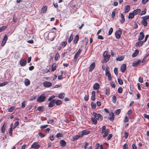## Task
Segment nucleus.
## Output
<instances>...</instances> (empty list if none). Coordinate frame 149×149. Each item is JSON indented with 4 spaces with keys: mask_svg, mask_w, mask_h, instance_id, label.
I'll return each mask as SVG.
<instances>
[{
    "mask_svg": "<svg viewBox=\"0 0 149 149\" xmlns=\"http://www.w3.org/2000/svg\"><path fill=\"white\" fill-rule=\"evenodd\" d=\"M106 76H107L108 78V79L111 81V80L112 78L111 74L109 72H108L107 73L105 74Z\"/></svg>",
    "mask_w": 149,
    "mask_h": 149,
    "instance_id": "obj_34",
    "label": "nucleus"
},
{
    "mask_svg": "<svg viewBox=\"0 0 149 149\" xmlns=\"http://www.w3.org/2000/svg\"><path fill=\"white\" fill-rule=\"evenodd\" d=\"M128 133L127 132H125L124 133V136L125 139H126L127 138L128 136Z\"/></svg>",
    "mask_w": 149,
    "mask_h": 149,
    "instance_id": "obj_55",
    "label": "nucleus"
},
{
    "mask_svg": "<svg viewBox=\"0 0 149 149\" xmlns=\"http://www.w3.org/2000/svg\"><path fill=\"white\" fill-rule=\"evenodd\" d=\"M80 137H81V134H79V135H77L73 136L72 137V140L74 141L78 139Z\"/></svg>",
    "mask_w": 149,
    "mask_h": 149,
    "instance_id": "obj_13",
    "label": "nucleus"
},
{
    "mask_svg": "<svg viewBox=\"0 0 149 149\" xmlns=\"http://www.w3.org/2000/svg\"><path fill=\"white\" fill-rule=\"evenodd\" d=\"M118 69L117 68H115L114 69V72L115 74L116 75H117L118 73Z\"/></svg>",
    "mask_w": 149,
    "mask_h": 149,
    "instance_id": "obj_52",
    "label": "nucleus"
},
{
    "mask_svg": "<svg viewBox=\"0 0 149 149\" xmlns=\"http://www.w3.org/2000/svg\"><path fill=\"white\" fill-rule=\"evenodd\" d=\"M93 115L96 119L98 120L100 118L101 120H102L103 117L101 114L99 113L97 114L95 112H94L93 113Z\"/></svg>",
    "mask_w": 149,
    "mask_h": 149,
    "instance_id": "obj_4",
    "label": "nucleus"
},
{
    "mask_svg": "<svg viewBox=\"0 0 149 149\" xmlns=\"http://www.w3.org/2000/svg\"><path fill=\"white\" fill-rule=\"evenodd\" d=\"M66 144V142L64 140H61L60 141V144L62 147L65 146Z\"/></svg>",
    "mask_w": 149,
    "mask_h": 149,
    "instance_id": "obj_16",
    "label": "nucleus"
},
{
    "mask_svg": "<svg viewBox=\"0 0 149 149\" xmlns=\"http://www.w3.org/2000/svg\"><path fill=\"white\" fill-rule=\"evenodd\" d=\"M113 29L112 28H110L109 29V31L108 33V35H111L113 32Z\"/></svg>",
    "mask_w": 149,
    "mask_h": 149,
    "instance_id": "obj_43",
    "label": "nucleus"
},
{
    "mask_svg": "<svg viewBox=\"0 0 149 149\" xmlns=\"http://www.w3.org/2000/svg\"><path fill=\"white\" fill-rule=\"evenodd\" d=\"M121 19L120 21V22L121 23L123 24L124 22L125 21V19L124 16L122 14H121Z\"/></svg>",
    "mask_w": 149,
    "mask_h": 149,
    "instance_id": "obj_23",
    "label": "nucleus"
},
{
    "mask_svg": "<svg viewBox=\"0 0 149 149\" xmlns=\"http://www.w3.org/2000/svg\"><path fill=\"white\" fill-rule=\"evenodd\" d=\"M8 39V37L7 35H5L4 36L3 40L6 42Z\"/></svg>",
    "mask_w": 149,
    "mask_h": 149,
    "instance_id": "obj_58",
    "label": "nucleus"
},
{
    "mask_svg": "<svg viewBox=\"0 0 149 149\" xmlns=\"http://www.w3.org/2000/svg\"><path fill=\"white\" fill-rule=\"evenodd\" d=\"M60 58V56L58 53V52H57L56 54V55L55 56L54 58V59L56 61L58 60Z\"/></svg>",
    "mask_w": 149,
    "mask_h": 149,
    "instance_id": "obj_42",
    "label": "nucleus"
},
{
    "mask_svg": "<svg viewBox=\"0 0 149 149\" xmlns=\"http://www.w3.org/2000/svg\"><path fill=\"white\" fill-rule=\"evenodd\" d=\"M6 28L7 27L6 26H3L0 28V32H1L2 31L6 29Z\"/></svg>",
    "mask_w": 149,
    "mask_h": 149,
    "instance_id": "obj_47",
    "label": "nucleus"
},
{
    "mask_svg": "<svg viewBox=\"0 0 149 149\" xmlns=\"http://www.w3.org/2000/svg\"><path fill=\"white\" fill-rule=\"evenodd\" d=\"M90 133V131L87 130H84L79 132V134H81V137H83L84 135H86Z\"/></svg>",
    "mask_w": 149,
    "mask_h": 149,
    "instance_id": "obj_5",
    "label": "nucleus"
},
{
    "mask_svg": "<svg viewBox=\"0 0 149 149\" xmlns=\"http://www.w3.org/2000/svg\"><path fill=\"white\" fill-rule=\"evenodd\" d=\"M55 99L52 100L48 104V107H53L55 104Z\"/></svg>",
    "mask_w": 149,
    "mask_h": 149,
    "instance_id": "obj_11",
    "label": "nucleus"
},
{
    "mask_svg": "<svg viewBox=\"0 0 149 149\" xmlns=\"http://www.w3.org/2000/svg\"><path fill=\"white\" fill-rule=\"evenodd\" d=\"M140 36L138 38V40L139 41L143 40L144 37V35L143 32H141L139 33Z\"/></svg>",
    "mask_w": 149,
    "mask_h": 149,
    "instance_id": "obj_14",
    "label": "nucleus"
},
{
    "mask_svg": "<svg viewBox=\"0 0 149 149\" xmlns=\"http://www.w3.org/2000/svg\"><path fill=\"white\" fill-rule=\"evenodd\" d=\"M6 126V123H4L1 129V132L3 133H4L5 131V128Z\"/></svg>",
    "mask_w": 149,
    "mask_h": 149,
    "instance_id": "obj_32",
    "label": "nucleus"
},
{
    "mask_svg": "<svg viewBox=\"0 0 149 149\" xmlns=\"http://www.w3.org/2000/svg\"><path fill=\"white\" fill-rule=\"evenodd\" d=\"M55 96L54 95H53L52 96H51L48 99V100L49 101H51L55 97Z\"/></svg>",
    "mask_w": 149,
    "mask_h": 149,
    "instance_id": "obj_56",
    "label": "nucleus"
},
{
    "mask_svg": "<svg viewBox=\"0 0 149 149\" xmlns=\"http://www.w3.org/2000/svg\"><path fill=\"white\" fill-rule=\"evenodd\" d=\"M145 42L143 41H140L136 43V47H141L142 46Z\"/></svg>",
    "mask_w": 149,
    "mask_h": 149,
    "instance_id": "obj_19",
    "label": "nucleus"
},
{
    "mask_svg": "<svg viewBox=\"0 0 149 149\" xmlns=\"http://www.w3.org/2000/svg\"><path fill=\"white\" fill-rule=\"evenodd\" d=\"M13 128H10L9 129V134L10 136H12V131H13Z\"/></svg>",
    "mask_w": 149,
    "mask_h": 149,
    "instance_id": "obj_48",
    "label": "nucleus"
},
{
    "mask_svg": "<svg viewBox=\"0 0 149 149\" xmlns=\"http://www.w3.org/2000/svg\"><path fill=\"white\" fill-rule=\"evenodd\" d=\"M130 6L129 5H127L125 7V13L128 12L130 10Z\"/></svg>",
    "mask_w": 149,
    "mask_h": 149,
    "instance_id": "obj_25",
    "label": "nucleus"
},
{
    "mask_svg": "<svg viewBox=\"0 0 149 149\" xmlns=\"http://www.w3.org/2000/svg\"><path fill=\"white\" fill-rule=\"evenodd\" d=\"M126 65L125 64L121 65L120 67L121 71L122 72H125L126 69Z\"/></svg>",
    "mask_w": 149,
    "mask_h": 149,
    "instance_id": "obj_9",
    "label": "nucleus"
},
{
    "mask_svg": "<svg viewBox=\"0 0 149 149\" xmlns=\"http://www.w3.org/2000/svg\"><path fill=\"white\" fill-rule=\"evenodd\" d=\"M8 83V81H5L2 83H0V87L4 86L7 85Z\"/></svg>",
    "mask_w": 149,
    "mask_h": 149,
    "instance_id": "obj_44",
    "label": "nucleus"
},
{
    "mask_svg": "<svg viewBox=\"0 0 149 149\" xmlns=\"http://www.w3.org/2000/svg\"><path fill=\"white\" fill-rule=\"evenodd\" d=\"M53 5L55 8H57L58 7V6L57 3H55L54 2H53Z\"/></svg>",
    "mask_w": 149,
    "mask_h": 149,
    "instance_id": "obj_62",
    "label": "nucleus"
},
{
    "mask_svg": "<svg viewBox=\"0 0 149 149\" xmlns=\"http://www.w3.org/2000/svg\"><path fill=\"white\" fill-rule=\"evenodd\" d=\"M40 147V145L36 142L33 143L31 146V148H34L35 149H38Z\"/></svg>",
    "mask_w": 149,
    "mask_h": 149,
    "instance_id": "obj_7",
    "label": "nucleus"
},
{
    "mask_svg": "<svg viewBox=\"0 0 149 149\" xmlns=\"http://www.w3.org/2000/svg\"><path fill=\"white\" fill-rule=\"evenodd\" d=\"M91 120L93 122V124H94L95 125H96L97 124V120L96 119H95V118L92 117L91 118Z\"/></svg>",
    "mask_w": 149,
    "mask_h": 149,
    "instance_id": "obj_35",
    "label": "nucleus"
},
{
    "mask_svg": "<svg viewBox=\"0 0 149 149\" xmlns=\"http://www.w3.org/2000/svg\"><path fill=\"white\" fill-rule=\"evenodd\" d=\"M141 23L144 26H146L148 24L146 20H145L143 19L141 21Z\"/></svg>",
    "mask_w": 149,
    "mask_h": 149,
    "instance_id": "obj_28",
    "label": "nucleus"
},
{
    "mask_svg": "<svg viewBox=\"0 0 149 149\" xmlns=\"http://www.w3.org/2000/svg\"><path fill=\"white\" fill-rule=\"evenodd\" d=\"M73 37H74V35L72 33L71 34L69 38H68V42L69 43H70L71 42V41L73 39Z\"/></svg>",
    "mask_w": 149,
    "mask_h": 149,
    "instance_id": "obj_26",
    "label": "nucleus"
},
{
    "mask_svg": "<svg viewBox=\"0 0 149 149\" xmlns=\"http://www.w3.org/2000/svg\"><path fill=\"white\" fill-rule=\"evenodd\" d=\"M118 81L119 84H120L121 85L123 84V80L120 78H118Z\"/></svg>",
    "mask_w": 149,
    "mask_h": 149,
    "instance_id": "obj_46",
    "label": "nucleus"
},
{
    "mask_svg": "<svg viewBox=\"0 0 149 149\" xmlns=\"http://www.w3.org/2000/svg\"><path fill=\"white\" fill-rule=\"evenodd\" d=\"M49 138L51 140L53 141L54 140V137L53 135H52L49 136Z\"/></svg>",
    "mask_w": 149,
    "mask_h": 149,
    "instance_id": "obj_61",
    "label": "nucleus"
},
{
    "mask_svg": "<svg viewBox=\"0 0 149 149\" xmlns=\"http://www.w3.org/2000/svg\"><path fill=\"white\" fill-rule=\"evenodd\" d=\"M109 115L111 116L109 118V119L111 121L113 120L114 119V116L113 113L112 112H111Z\"/></svg>",
    "mask_w": 149,
    "mask_h": 149,
    "instance_id": "obj_15",
    "label": "nucleus"
},
{
    "mask_svg": "<svg viewBox=\"0 0 149 149\" xmlns=\"http://www.w3.org/2000/svg\"><path fill=\"white\" fill-rule=\"evenodd\" d=\"M15 107L13 106L10 107L8 110V111L10 112H12L15 110Z\"/></svg>",
    "mask_w": 149,
    "mask_h": 149,
    "instance_id": "obj_38",
    "label": "nucleus"
},
{
    "mask_svg": "<svg viewBox=\"0 0 149 149\" xmlns=\"http://www.w3.org/2000/svg\"><path fill=\"white\" fill-rule=\"evenodd\" d=\"M123 149H128V145L127 144H125L123 146Z\"/></svg>",
    "mask_w": 149,
    "mask_h": 149,
    "instance_id": "obj_60",
    "label": "nucleus"
},
{
    "mask_svg": "<svg viewBox=\"0 0 149 149\" xmlns=\"http://www.w3.org/2000/svg\"><path fill=\"white\" fill-rule=\"evenodd\" d=\"M139 53V50H136L135 52L132 54V56L133 57H135Z\"/></svg>",
    "mask_w": 149,
    "mask_h": 149,
    "instance_id": "obj_31",
    "label": "nucleus"
},
{
    "mask_svg": "<svg viewBox=\"0 0 149 149\" xmlns=\"http://www.w3.org/2000/svg\"><path fill=\"white\" fill-rule=\"evenodd\" d=\"M103 56L104 59L103 63H107L109 61L110 57V55L108 54L107 52L105 51L103 53Z\"/></svg>",
    "mask_w": 149,
    "mask_h": 149,
    "instance_id": "obj_1",
    "label": "nucleus"
},
{
    "mask_svg": "<svg viewBox=\"0 0 149 149\" xmlns=\"http://www.w3.org/2000/svg\"><path fill=\"white\" fill-rule=\"evenodd\" d=\"M120 112V109H118L115 111V113L117 115H118Z\"/></svg>",
    "mask_w": 149,
    "mask_h": 149,
    "instance_id": "obj_57",
    "label": "nucleus"
},
{
    "mask_svg": "<svg viewBox=\"0 0 149 149\" xmlns=\"http://www.w3.org/2000/svg\"><path fill=\"white\" fill-rule=\"evenodd\" d=\"M79 40V36L78 35H76L74 37L73 40V43L76 44Z\"/></svg>",
    "mask_w": 149,
    "mask_h": 149,
    "instance_id": "obj_17",
    "label": "nucleus"
},
{
    "mask_svg": "<svg viewBox=\"0 0 149 149\" xmlns=\"http://www.w3.org/2000/svg\"><path fill=\"white\" fill-rule=\"evenodd\" d=\"M115 16V11H112V17L114 18Z\"/></svg>",
    "mask_w": 149,
    "mask_h": 149,
    "instance_id": "obj_63",
    "label": "nucleus"
},
{
    "mask_svg": "<svg viewBox=\"0 0 149 149\" xmlns=\"http://www.w3.org/2000/svg\"><path fill=\"white\" fill-rule=\"evenodd\" d=\"M122 33L121 29H119L116 31L115 33V36L116 38L119 39L121 37V35Z\"/></svg>",
    "mask_w": 149,
    "mask_h": 149,
    "instance_id": "obj_3",
    "label": "nucleus"
},
{
    "mask_svg": "<svg viewBox=\"0 0 149 149\" xmlns=\"http://www.w3.org/2000/svg\"><path fill=\"white\" fill-rule=\"evenodd\" d=\"M100 87V85L97 83L95 84L93 86V88L95 90H98Z\"/></svg>",
    "mask_w": 149,
    "mask_h": 149,
    "instance_id": "obj_20",
    "label": "nucleus"
},
{
    "mask_svg": "<svg viewBox=\"0 0 149 149\" xmlns=\"http://www.w3.org/2000/svg\"><path fill=\"white\" fill-rule=\"evenodd\" d=\"M141 10L140 9H137L134 10L133 11V13L134 14V15H136L138 14L139 13H140Z\"/></svg>",
    "mask_w": 149,
    "mask_h": 149,
    "instance_id": "obj_22",
    "label": "nucleus"
},
{
    "mask_svg": "<svg viewBox=\"0 0 149 149\" xmlns=\"http://www.w3.org/2000/svg\"><path fill=\"white\" fill-rule=\"evenodd\" d=\"M129 121V118L127 116H126L125 117V119L124 120V122L126 123L128 122Z\"/></svg>",
    "mask_w": 149,
    "mask_h": 149,
    "instance_id": "obj_53",
    "label": "nucleus"
},
{
    "mask_svg": "<svg viewBox=\"0 0 149 149\" xmlns=\"http://www.w3.org/2000/svg\"><path fill=\"white\" fill-rule=\"evenodd\" d=\"M55 103L57 105H59L62 104V102L60 100H55Z\"/></svg>",
    "mask_w": 149,
    "mask_h": 149,
    "instance_id": "obj_33",
    "label": "nucleus"
},
{
    "mask_svg": "<svg viewBox=\"0 0 149 149\" xmlns=\"http://www.w3.org/2000/svg\"><path fill=\"white\" fill-rule=\"evenodd\" d=\"M24 83L25 86H28L30 84V81L28 79H26L25 80Z\"/></svg>",
    "mask_w": 149,
    "mask_h": 149,
    "instance_id": "obj_24",
    "label": "nucleus"
},
{
    "mask_svg": "<svg viewBox=\"0 0 149 149\" xmlns=\"http://www.w3.org/2000/svg\"><path fill=\"white\" fill-rule=\"evenodd\" d=\"M46 98V96L45 95L42 94L37 99V101L39 102H44Z\"/></svg>",
    "mask_w": 149,
    "mask_h": 149,
    "instance_id": "obj_2",
    "label": "nucleus"
},
{
    "mask_svg": "<svg viewBox=\"0 0 149 149\" xmlns=\"http://www.w3.org/2000/svg\"><path fill=\"white\" fill-rule=\"evenodd\" d=\"M106 130V127L105 126H103V127L102 128V130L101 131V132L103 134L104 132H105V131Z\"/></svg>",
    "mask_w": 149,
    "mask_h": 149,
    "instance_id": "obj_49",
    "label": "nucleus"
},
{
    "mask_svg": "<svg viewBox=\"0 0 149 149\" xmlns=\"http://www.w3.org/2000/svg\"><path fill=\"white\" fill-rule=\"evenodd\" d=\"M91 107L92 109H95L96 107V104L95 103L92 102L91 103Z\"/></svg>",
    "mask_w": 149,
    "mask_h": 149,
    "instance_id": "obj_41",
    "label": "nucleus"
},
{
    "mask_svg": "<svg viewBox=\"0 0 149 149\" xmlns=\"http://www.w3.org/2000/svg\"><path fill=\"white\" fill-rule=\"evenodd\" d=\"M109 68L108 67H107L105 69V74L107 73L108 72H109Z\"/></svg>",
    "mask_w": 149,
    "mask_h": 149,
    "instance_id": "obj_64",
    "label": "nucleus"
},
{
    "mask_svg": "<svg viewBox=\"0 0 149 149\" xmlns=\"http://www.w3.org/2000/svg\"><path fill=\"white\" fill-rule=\"evenodd\" d=\"M147 10L146 8H144L143 10L141 11V13H140L139 15H145L146 14V12Z\"/></svg>",
    "mask_w": 149,
    "mask_h": 149,
    "instance_id": "obj_39",
    "label": "nucleus"
},
{
    "mask_svg": "<svg viewBox=\"0 0 149 149\" xmlns=\"http://www.w3.org/2000/svg\"><path fill=\"white\" fill-rule=\"evenodd\" d=\"M110 93V89L109 88H107L106 89L105 94L107 95H109Z\"/></svg>",
    "mask_w": 149,
    "mask_h": 149,
    "instance_id": "obj_36",
    "label": "nucleus"
},
{
    "mask_svg": "<svg viewBox=\"0 0 149 149\" xmlns=\"http://www.w3.org/2000/svg\"><path fill=\"white\" fill-rule=\"evenodd\" d=\"M26 64V61L24 59H21L20 61V64L21 66L23 67Z\"/></svg>",
    "mask_w": 149,
    "mask_h": 149,
    "instance_id": "obj_8",
    "label": "nucleus"
},
{
    "mask_svg": "<svg viewBox=\"0 0 149 149\" xmlns=\"http://www.w3.org/2000/svg\"><path fill=\"white\" fill-rule=\"evenodd\" d=\"M81 51V49H78V51L75 54V56H74V58H78L79 57V55L80 54Z\"/></svg>",
    "mask_w": 149,
    "mask_h": 149,
    "instance_id": "obj_18",
    "label": "nucleus"
},
{
    "mask_svg": "<svg viewBox=\"0 0 149 149\" xmlns=\"http://www.w3.org/2000/svg\"><path fill=\"white\" fill-rule=\"evenodd\" d=\"M56 65L55 63H54L52 67V71H54L56 69Z\"/></svg>",
    "mask_w": 149,
    "mask_h": 149,
    "instance_id": "obj_40",
    "label": "nucleus"
},
{
    "mask_svg": "<svg viewBox=\"0 0 149 149\" xmlns=\"http://www.w3.org/2000/svg\"><path fill=\"white\" fill-rule=\"evenodd\" d=\"M47 10V7L46 6H44L42 8V12L44 13H45Z\"/></svg>",
    "mask_w": 149,
    "mask_h": 149,
    "instance_id": "obj_27",
    "label": "nucleus"
},
{
    "mask_svg": "<svg viewBox=\"0 0 149 149\" xmlns=\"http://www.w3.org/2000/svg\"><path fill=\"white\" fill-rule=\"evenodd\" d=\"M42 84L43 86L46 88H49L51 87L52 85L51 82L47 81L43 82Z\"/></svg>",
    "mask_w": 149,
    "mask_h": 149,
    "instance_id": "obj_6",
    "label": "nucleus"
},
{
    "mask_svg": "<svg viewBox=\"0 0 149 149\" xmlns=\"http://www.w3.org/2000/svg\"><path fill=\"white\" fill-rule=\"evenodd\" d=\"M143 19L146 20V19H149V15H147L145 16L142 17Z\"/></svg>",
    "mask_w": 149,
    "mask_h": 149,
    "instance_id": "obj_54",
    "label": "nucleus"
},
{
    "mask_svg": "<svg viewBox=\"0 0 149 149\" xmlns=\"http://www.w3.org/2000/svg\"><path fill=\"white\" fill-rule=\"evenodd\" d=\"M95 66V63H93L90 66L89 70V72L92 71L94 68Z\"/></svg>",
    "mask_w": 149,
    "mask_h": 149,
    "instance_id": "obj_12",
    "label": "nucleus"
},
{
    "mask_svg": "<svg viewBox=\"0 0 149 149\" xmlns=\"http://www.w3.org/2000/svg\"><path fill=\"white\" fill-rule=\"evenodd\" d=\"M141 62V60L140 59L138 60L137 61L134 62L132 64L133 67H136L139 65Z\"/></svg>",
    "mask_w": 149,
    "mask_h": 149,
    "instance_id": "obj_10",
    "label": "nucleus"
},
{
    "mask_svg": "<svg viewBox=\"0 0 149 149\" xmlns=\"http://www.w3.org/2000/svg\"><path fill=\"white\" fill-rule=\"evenodd\" d=\"M143 116L145 118H147L149 120V115H148L146 113H144L143 114Z\"/></svg>",
    "mask_w": 149,
    "mask_h": 149,
    "instance_id": "obj_59",
    "label": "nucleus"
},
{
    "mask_svg": "<svg viewBox=\"0 0 149 149\" xmlns=\"http://www.w3.org/2000/svg\"><path fill=\"white\" fill-rule=\"evenodd\" d=\"M67 44V42L66 41H64L61 42V45L63 46V47H65Z\"/></svg>",
    "mask_w": 149,
    "mask_h": 149,
    "instance_id": "obj_51",
    "label": "nucleus"
},
{
    "mask_svg": "<svg viewBox=\"0 0 149 149\" xmlns=\"http://www.w3.org/2000/svg\"><path fill=\"white\" fill-rule=\"evenodd\" d=\"M134 14L133 13V12L130 13L129 14L128 18L129 19H132L134 17Z\"/></svg>",
    "mask_w": 149,
    "mask_h": 149,
    "instance_id": "obj_29",
    "label": "nucleus"
},
{
    "mask_svg": "<svg viewBox=\"0 0 149 149\" xmlns=\"http://www.w3.org/2000/svg\"><path fill=\"white\" fill-rule=\"evenodd\" d=\"M116 100V98L115 95H113L112 97V100L113 103H115Z\"/></svg>",
    "mask_w": 149,
    "mask_h": 149,
    "instance_id": "obj_50",
    "label": "nucleus"
},
{
    "mask_svg": "<svg viewBox=\"0 0 149 149\" xmlns=\"http://www.w3.org/2000/svg\"><path fill=\"white\" fill-rule=\"evenodd\" d=\"M37 109L39 111L42 112L44 111V107L43 106L39 107Z\"/></svg>",
    "mask_w": 149,
    "mask_h": 149,
    "instance_id": "obj_37",
    "label": "nucleus"
},
{
    "mask_svg": "<svg viewBox=\"0 0 149 149\" xmlns=\"http://www.w3.org/2000/svg\"><path fill=\"white\" fill-rule=\"evenodd\" d=\"M65 93H63L59 94L58 95V97L60 99H63L65 97Z\"/></svg>",
    "mask_w": 149,
    "mask_h": 149,
    "instance_id": "obj_30",
    "label": "nucleus"
},
{
    "mask_svg": "<svg viewBox=\"0 0 149 149\" xmlns=\"http://www.w3.org/2000/svg\"><path fill=\"white\" fill-rule=\"evenodd\" d=\"M124 58V56H121L117 57L116 58V59L117 61H121L123 60Z\"/></svg>",
    "mask_w": 149,
    "mask_h": 149,
    "instance_id": "obj_21",
    "label": "nucleus"
},
{
    "mask_svg": "<svg viewBox=\"0 0 149 149\" xmlns=\"http://www.w3.org/2000/svg\"><path fill=\"white\" fill-rule=\"evenodd\" d=\"M123 90L122 88L121 87H119L118 89V91L119 93H122L123 92Z\"/></svg>",
    "mask_w": 149,
    "mask_h": 149,
    "instance_id": "obj_45",
    "label": "nucleus"
}]
</instances>
